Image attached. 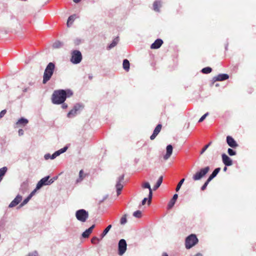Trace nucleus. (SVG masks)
I'll use <instances>...</instances> for the list:
<instances>
[{
  "mask_svg": "<svg viewBox=\"0 0 256 256\" xmlns=\"http://www.w3.org/2000/svg\"><path fill=\"white\" fill-rule=\"evenodd\" d=\"M55 68V65L53 62H50L46 66L43 76V84H46L52 76Z\"/></svg>",
  "mask_w": 256,
  "mask_h": 256,
  "instance_id": "2",
  "label": "nucleus"
},
{
  "mask_svg": "<svg viewBox=\"0 0 256 256\" xmlns=\"http://www.w3.org/2000/svg\"><path fill=\"white\" fill-rule=\"evenodd\" d=\"M226 142L228 146L232 148H236L238 146L234 139L230 136H226Z\"/></svg>",
  "mask_w": 256,
  "mask_h": 256,
  "instance_id": "13",
  "label": "nucleus"
},
{
  "mask_svg": "<svg viewBox=\"0 0 256 256\" xmlns=\"http://www.w3.org/2000/svg\"><path fill=\"white\" fill-rule=\"evenodd\" d=\"M222 161L226 166H229L232 164V160L226 154H222Z\"/></svg>",
  "mask_w": 256,
  "mask_h": 256,
  "instance_id": "15",
  "label": "nucleus"
},
{
  "mask_svg": "<svg viewBox=\"0 0 256 256\" xmlns=\"http://www.w3.org/2000/svg\"><path fill=\"white\" fill-rule=\"evenodd\" d=\"M218 86H219V84H216V86L218 87Z\"/></svg>",
  "mask_w": 256,
  "mask_h": 256,
  "instance_id": "59",
  "label": "nucleus"
},
{
  "mask_svg": "<svg viewBox=\"0 0 256 256\" xmlns=\"http://www.w3.org/2000/svg\"><path fill=\"white\" fill-rule=\"evenodd\" d=\"M50 178V176H47L42 178L40 180L38 181L36 186V190H40L43 186H50L52 184V182H50L49 178Z\"/></svg>",
  "mask_w": 256,
  "mask_h": 256,
  "instance_id": "8",
  "label": "nucleus"
},
{
  "mask_svg": "<svg viewBox=\"0 0 256 256\" xmlns=\"http://www.w3.org/2000/svg\"><path fill=\"white\" fill-rule=\"evenodd\" d=\"M142 188H148L149 190L148 193V205H150L151 203V201L152 197V189L150 187V183L148 182H146L142 184Z\"/></svg>",
  "mask_w": 256,
  "mask_h": 256,
  "instance_id": "11",
  "label": "nucleus"
},
{
  "mask_svg": "<svg viewBox=\"0 0 256 256\" xmlns=\"http://www.w3.org/2000/svg\"><path fill=\"white\" fill-rule=\"evenodd\" d=\"M31 199L30 196H28L18 206L17 208L19 209L22 207H23L24 206H25Z\"/></svg>",
  "mask_w": 256,
  "mask_h": 256,
  "instance_id": "29",
  "label": "nucleus"
},
{
  "mask_svg": "<svg viewBox=\"0 0 256 256\" xmlns=\"http://www.w3.org/2000/svg\"><path fill=\"white\" fill-rule=\"evenodd\" d=\"M220 170V168H217L214 170L212 172L210 176L212 178H214L216 175L218 174V172Z\"/></svg>",
  "mask_w": 256,
  "mask_h": 256,
  "instance_id": "32",
  "label": "nucleus"
},
{
  "mask_svg": "<svg viewBox=\"0 0 256 256\" xmlns=\"http://www.w3.org/2000/svg\"><path fill=\"white\" fill-rule=\"evenodd\" d=\"M96 241H99V239L96 236L92 238L91 240V242L92 244H96Z\"/></svg>",
  "mask_w": 256,
  "mask_h": 256,
  "instance_id": "44",
  "label": "nucleus"
},
{
  "mask_svg": "<svg viewBox=\"0 0 256 256\" xmlns=\"http://www.w3.org/2000/svg\"><path fill=\"white\" fill-rule=\"evenodd\" d=\"M74 2L76 3H78L81 0H73Z\"/></svg>",
  "mask_w": 256,
  "mask_h": 256,
  "instance_id": "57",
  "label": "nucleus"
},
{
  "mask_svg": "<svg viewBox=\"0 0 256 256\" xmlns=\"http://www.w3.org/2000/svg\"><path fill=\"white\" fill-rule=\"evenodd\" d=\"M201 71L203 74H208L212 71V68L210 67H206L203 68Z\"/></svg>",
  "mask_w": 256,
  "mask_h": 256,
  "instance_id": "34",
  "label": "nucleus"
},
{
  "mask_svg": "<svg viewBox=\"0 0 256 256\" xmlns=\"http://www.w3.org/2000/svg\"><path fill=\"white\" fill-rule=\"evenodd\" d=\"M162 6V2L160 0H156L153 4V10L156 12H160Z\"/></svg>",
  "mask_w": 256,
  "mask_h": 256,
  "instance_id": "19",
  "label": "nucleus"
},
{
  "mask_svg": "<svg viewBox=\"0 0 256 256\" xmlns=\"http://www.w3.org/2000/svg\"><path fill=\"white\" fill-rule=\"evenodd\" d=\"M6 110H4L0 112V118H2L6 114Z\"/></svg>",
  "mask_w": 256,
  "mask_h": 256,
  "instance_id": "42",
  "label": "nucleus"
},
{
  "mask_svg": "<svg viewBox=\"0 0 256 256\" xmlns=\"http://www.w3.org/2000/svg\"><path fill=\"white\" fill-rule=\"evenodd\" d=\"M127 214H124L120 219V224L121 225H124L127 222Z\"/></svg>",
  "mask_w": 256,
  "mask_h": 256,
  "instance_id": "31",
  "label": "nucleus"
},
{
  "mask_svg": "<svg viewBox=\"0 0 256 256\" xmlns=\"http://www.w3.org/2000/svg\"><path fill=\"white\" fill-rule=\"evenodd\" d=\"M82 108V104L78 103L76 104L74 106L73 108L68 112L67 114L68 117L71 118L75 116L78 113L80 112Z\"/></svg>",
  "mask_w": 256,
  "mask_h": 256,
  "instance_id": "7",
  "label": "nucleus"
},
{
  "mask_svg": "<svg viewBox=\"0 0 256 256\" xmlns=\"http://www.w3.org/2000/svg\"><path fill=\"white\" fill-rule=\"evenodd\" d=\"M158 134L153 132L152 134L150 136V139L151 140H154L156 138V137L157 136Z\"/></svg>",
  "mask_w": 256,
  "mask_h": 256,
  "instance_id": "45",
  "label": "nucleus"
},
{
  "mask_svg": "<svg viewBox=\"0 0 256 256\" xmlns=\"http://www.w3.org/2000/svg\"><path fill=\"white\" fill-rule=\"evenodd\" d=\"M133 216L136 218H140L142 216V212L140 210L135 211L133 213Z\"/></svg>",
  "mask_w": 256,
  "mask_h": 256,
  "instance_id": "36",
  "label": "nucleus"
},
{
  "mask_svg": "<svg viewBox=\"0 0 256 256\" xmlns=\"http://www.w3.org/2000/svg\"><path fill=\"white\" fill-rule=\"evenodd\" d=\"M75 18H76L75 14L72 15L68 17V19L67 23H66L67 26L68 27H70L72 24V22H74V21L75 19Z\"/></svg>",
  "mask_w": 256,
  "mask_h": 256,
  "instance_id": "28",
  "label": "nucleus"
},
{
  "mask_svg": "<svg viewBox=\"0 0 256 256\" xmlns=\"http://www.w3.org/2000/svg\"><path fill=\"white\" fill-rule=\"evenodd\" d=\"M111 228L112 225L110 224L104 230L102 233L101 234L102 238H103L108 233Z\"/></svg>",
  "mask_w": 256,
  "mask_h": 256,
  "instance_id": "33",
  "label": "nucleus"
},
{
  "mask_svg": "<svg viewBox=\"0 0 256 256\" xmlns=\"http://www.w3.org/2000/svg\"><path fill=\"white\" fill-rule=\"evenodd\" d=\"M18 135L20 136H22L24 134V132L22 129H19L18 131Z\"/></svg>",
  "mask_w": 256,
  "mask_h": 256,
  "instance_id": "50",
  "label": "nucleus"
},
{
  "mask_svg": "<svg viewBox=\"0 0 256 256\" xmlns=\"http://www.w3.org/2000/svg\"><path fill=\"white\" fill-rule=\"evenodd\" d=\"M178 198V194H176L173 196L172 198L170 200L168 204V208L169 209L172 208L174 206Z\"/></svg>",
  "mask_w": 256,
  "mask_h": 256,
  "instance_id": "22",
  "label": "nucleus"
},
{
  "mask_svg": "<svg viewBox=\"0 0 256 256\" xmlns=\"http://www.w3.org/2000/svg\"><path fill=\"white\" fill-rule=\"evenodd\" d=\"M81 42V40L80 39H76L74 41V44L76 45L79 44Z\"/></svg>",
  "mask_w": 256,
  "mask_h": 256,
  "instance_id": "53",
  "label": "nucleus"
},
{
  "mask_svg": "<svg viewBox=\"0 0 256 256\" xmlns=\"http://www.w3.org/2000/svg\"><path fill=\"white\" fill-rule=\"evenodd\" d=\"M52 154H46L44 156V158L46 160H48L50 158L51 160L54 159L55 158H52Z\"/></svg>",
  "mask_w": 256,
  "mask_h": 256,
  "instance_id": "39",
  "label": "nucleus"
},
{
  "mask_svg": "<svg viewBox=\"0 0 256 256\" xmlns=\"http://www.w3.org/2000/svg\"><path fill=\"white\" fill-rule=\"evenodd\" d=\"M184 178H182V179L180 182H179L178 183L176 187V192H178L179 190H180L182 184H183L184 182Z\"/></svg>",
  "mask_w": 256,
  "mask_h": 256,
  "instance_id": "35",
  "label": "nucleus"
},
{
  "mask_svg": "<svg viewBox=\"0 0 256 256\" xmlns=\"http://www.w3.org/2000/svg\"><path fill=\"white\" fill-rule=\"evenodd\" d=\"M163 44V40L160 38L156 39L150 46L152 49H158L160 48Z\"/></svg>",
  "mask_w": 256,
  "mask_h": 256,
  "instance_id": "17",
  "label": "nucleus"
},
{
  "mask_svg": "<svg viewBox=\"0 0 256 256\" xmlns=\"http://www.w3.org/2000/svg\"><path fill=\"white\" fill-rule=\"evenodd\" d=\"M162 256H169L167 252H163L162 254Z\"/></svg>",
  "mask_w": 256,
  "mask_h": 256,
  "instance_id": "56",
  "label": "nucleus"
},
{
  "mask_svg": "<svg viewBox=\"0 0 256 256\" xmlns=\"http://www.w3.org/2000/svg\"><path fill=\"white\" fill-rule=\"evenodd\" d=\"M226 170H227V168H226V166L225 167H224V169H223V170H224V172H226Z\"/></svg>",
  "mask_w": 256,
  "mask_h": 256,
  "instance_id": "58",
  "label": "nucleus"
},
{
  "mask_svg": "<svg viewBox=\"0 0 256 256\" xmlns=\"http://www.w3.org/2000/svg\"><path fill=\"white\" fill-rule=\"evenodd\" d=\"M228 153L230 156H234L236 154V152L230 148H228Z\"/></svg>",
  "mask_w": 256,
  "mask_h": 256,
  "instance_id": "38",
  "label": "nucleus"
},
{
  "mask_svg": "<svg viewBox=\"0 0 256 256\" xmlns=\"http://www.w3.org/2000/svg\"><path fill=\"white\" fill-rule=\"evenodd\" d=\"M86 174H84V170H81L79 172L78 178L76 180V183L80 182L86 177Z\"/></svg>",
  "mask_w": 256,
  "mask_h": 256,
  "instance_id": "23",
  "label": "nucleus"
},
{
  "mask_svg": "<svg viewBox=\"0 0 256 256\" xmlns=\"http://www.w3.org/2000/svg\"><path fill=\"white\" fill-rule=\"evenodd\" d=\"M127 244L126 240L124 239H121L119 240L118 244V254L120 256L123 255L126 250Z\"/></svg>",
  "mask_w": 256,
  "mask_h": 256,
  "instance_id": "9",
  "label": "nucleus"
},
{
  "mask_svg": "<svg viewBox=\"0 0 256 256\" xmlns=\"http://www.w3.org/2000/svg\"><path fill=\"white\" fill-rule=\"evenodd\" d=\"M227 48H228V44L226 45V46L225 47L226 50H227Z\"/></svg>",
  "mask_w": 256,
  "mask_h": 256,
  "instance_id": "60",
  "label": "nucleus"
},
{
  "mask_svg": "<svg viewBox=\"0 0 256 256\" xmlns=\"http://www.w3.org/2000/svg\"><path fill=\"white\" fill-rule=\"evenodd\" d=\"M208 115V112L204 114L198 120V122H202L206 118V117Z\"/></svg>",
  "mask_w": 256,
  "mask_h": 256,
  "instance_id": "41",
  "label": "nucleus"
},
{
  "mask_svg": "<svg viewBox=\"0 0 256 256\" xmlns=\"http://www.w3.org/2000/svg\"><path fill=\"white\" fill-rule=\"evenodd\" d=\"M73 92L70 89L54 90L52 96V102L56 104H62L66 98H70Z\"/></svg>",
  "mask_w": 256,
  "mask_h": 256,
  "instance_id": "1",
  "label": "nucleus"
},
{
  "mask_svg": "<svg viewBox=\"0 0 256 256\" xmlns=\"http://www.w3.org/2000/svg\"><path fill=\"white\" fill-rule=\"evenodd\" d=\"M22 196L20 194H18L16 197L9 204L8 207L12 208L18 205L22 200Z\"/></svg>",
  "mask_w": 256,
  "mask_h": 256,
  "instance_id": "12",
  "label": "nucleus"
},
{
  "mask_svg": "<svg viewBox=\"0 0 256 256\" xmlns=\"http://www.w3.org/2000/svg\"><path fill=\"white\" fill-rule=\"evenodd\" d=\"M198 242V240L194 234H191L188 236L185 240V246L186 249H190Z\"/></svg>",
  "mask_w": 256,
  "mask_h": 256,
  "instance_id": "3",
  "label": "nucleus"
},
{
  "mask_svg": "<svg viewBox=\"0 0 256 256\" xmlns=\"http://www.w3.org/2000/svg\"><path fill=\"white\" fill-rule=\"evenodd\" d=\"M148 200V198H144L142 201V204L144 205L146 203V202Z\"/></svg>",
  "mask_w": 256,
  "mask_h": 256,
  "instance_id": "48",
  "label": "nucleus"
},
{
  "mask_svg": "<svg viewBox=\"0 0 256 256\" xmlns=\"http://www.w3.org/2000/svg\"><path fill=\"white\" fill-rule=\"evenodd\" d=\"M162 124H158L156 126L153 132L157 134H158V133L160 132L161 129H162Z\"/></svg>",
  "mask_w": 256,
  "mask_h": 256,
  "instance_id": "37",
  "label": "nucleus"
},
{
  "mask_svg": "<svg viewBox=\"0 0 256 256\" xmlns=\"http://www.w3.org/2000/svg\"><path fill=\"white\" fill-rule=\"evenodd\" d=\"M213 178L210 176L206 182L209 184V182L212 180Z\"/></svg>",
  "mask_w": 256,
  "mask_h": 256,
  "instance_id": "55",
  "label": "nucleus"
},
{
  "mask_svg": "<svg viewBox=\"0 0 256 256\" xmlns=\"http://www.w3.org/2000/svg\"><path fill=\"white\" fill-rule=\"evenodd\" d=\"M210 169V168L208 166L200 169L199 171L197 172L194 174L193 175V180L194 181H197L201 180L209 172Z\"/></svg>",
  "mask_w": 256,
  "mask_h": 256,
  "instance_id": "5",
  "label": "nucleus"
},
{
  "mask_svg": "<svg viewBox=\"0 0 256 256\" xmlns=\"http://www.w3.org/2000/svg\"><path fill=\"white\" fill-rule=\"evenodd\" d=\"M76 217L78 221L84 222L88 218V212L84 209L78 210L76 212Z\"/></svg>",
  "mask_w": 256,
  "mask_h": 256,
  "instance_id": "4",
  "label": "nucleus"
},
{
  "mask_svg": "<svg viewBox=\"0 0 256 256\" xmlns=\"http://www.w3.org/2000/svg\"><path fill=\"white\" fill-rule=\"evenodd\" d=\"M130 64L127 59H124L122 62L123 68L126 71L128 72L130 70Z\"/></svg>",
  "mask_w": 256,
  "mask_h": 256,
  "instance_id": "24",
  "label": "nucleus"
},
{
  "mask_svg": "<svg viewBox=\"0 0 256 256\" xmlns=\"http://www.w3.org/2000/svg\"><path fill=\"white\" fill-rule=\"evenodd\" d=\"M36 190H36V188L32 192H31V193L28 196H30V198H32V196L34 195V194L36 192Z\"/></svg>",
  "mask_w": 256,
  "mask_h": 256,
  "instance_id": "51",
  "label": "nucleus"
},
{
  "mask_svg": "<svg viewBox=\"0 0 256 256\" xmlns=\"http://www.w3.org/2000/svg\"><path fill=\"white\" fill-rule=\"evenodd\" d=\"M27 90L26 88L24 89V92H26Z\"/></svg>",
  "mask_w": 256,
  "mask_h": 256,
  "instance_id": "61",
  "label": "nucleus"
},
{
  "mask_svg": "<svg viewBox=\"0 0 256 256\" xmlns=\"http://www.w3.org/2000/svg\"><path fill=\"white\" fill-rule=\"evenodd\" d=\"M62 108H63V109H66V108H68V104L64 102H63L62 104Z\"/></svg>",
  "mask_w": 256,
  "mask_h": 256,
  "instance_id": "52",
  "label": "nucleus"
},
{
  "mask_svg": "<svg viewBox=\"0 0 256 256\" xmlns=\"http://www.w3.org/2000/svg\"><path fill=\"white\" fill-rule=\"evenodd\" d=\"M124 180V175H122L118 178L116 187L118 195L120 194V192L123 188V184Z\"/></svg>",
  "mask_w": 256,
  "mask_h": 256,
  "instance_id": "10",
  "label": "nucleus"
},
{
  "mask_svg": "<svg viewBox=\"0 0 256 256\" xmlns=\"http://www.w3.org/2000/svg\"><path fill=\"white\" fill-rule=\"evenodd\" d=\"M7 170L8 168L6 166L0 168V182L2 180L3 176L5 175Z\"/></svg>",
  "mask_w": 256,
  "mask_h": 256,
  "instance_id": "30",
  "label": "nucleus"
},
{
  "mask_svg": "<svg viewBox=\"0 0 256 256\" xmlns=\"http://www.w3.org/2000/svg\"><path fill=\"white\" fill-rule=\"evenodd\" d=\"M162 180H163V176H160L158 178V179L156 184L153 187L152 190H156L160 186V185L162 184Z\"/></svg>",
  "mask_w": 256,
  "mask_h": 256,
  "instance_id": "26",
  "label": "nucleus"
},
{
  "mask_svg": "<svg viewBox=\"0 0 256 256\" xmlns=\"http://www.w3.org/2000/svg\"><path fill=\"white\" fill-rule=\"evenodd\" d=\"M108 198V194L105 195L103 198L100 201V202H103L104 200H106Z\"/></svg>",
  "mask_w": 256,
  "mask_h": 256,
  "instance_id": "54",
  "label": "nucleus"
},
{
  "mask_svg": "<svg viewBox=\"0 0 256 256\" xmlns=\"http://www.w3.org/2000/svg\"><path fill=\"white\" fill-rule=\"evenodd\" d=\"M27 256H38V252H34L30 253Z\"/></svg>",
  "mask_w": 256,
  "mask_h": 256,
  "instance_id": "47",
  "label": "nucleus"
},
{
  "mask_svg": "<svg viewBox=\"0 0 256 256\" xmlns=\"http://www.w3.org/2000/svg\"><path fill=\"white\" fill-rule=\"evenodd\" d=\"M119 39L118 37L112 40V42L108 46L107 48L110 50L116 46L118 42Z\"/></svg>",
  "mask_w": 256,
  "mask_h": 256,
  "instance_id": "25",
  "label": "nucleus"
},
{
  "mask_svg": "<svg viewBox=\"0 0 256 256\" xmlns=\"http://www.w3.org/2000/svg\"><path fill=\"white\" fill-rule=\"evenodd\" d=\"M68 148L66 146H64L62 148H60V150L55 152L53 154L52 158H56L57 156H59L62 154L64 153L66 151Z\"/></svg>",
  "mask_w": 256,
  "mask_h": 256,
  "instance_id": "20",
  "label": "nucleus"
},
{
  "mask_svg": "<svg viewBox=\"0 0 256 256\" xmlns=\"http://www.w3.org/2000/svg\"><path fill=\"white\" fill-rule=\"evenodd\" d=\"M211 144V142L208 143V144H206L202 149V151L200 152V154H202L206 150L207 148L210 146Z\"/></svg>",
  "mask_w": 256,
  "mask_h": 256,
  "instance_id": "40",
  "label": "nucleus"
},
{
  "mask_svg": "<svg viewBox=\"0 0 256 256\" xmlns=\"http://www.w3.org/2000/svg\"><path fill=\"white\" fill-rule=\"evenodd\" d=\"M64 46V42L59 40L56 41L52 44L54 48H60Z\"/></svg>",
  "mask_w": 256,
  "mask_h": 256,
  "instance_id": "27",
  "label": "nucleus"
},
{
  "mask_svg": "<svg viewBox=\"0 0 256 256\" xmlns=\"http://www.w3.org/2000/svg\"><path fill=\"white\" fill-rule=\"evenodd\" d=\"M57 178H58V176H54L50 179L49 178V180H50V182H52V184L56 180H57Z\"/></svg>",
  "mask_w": 256,
  "mask_h": 256,
  "instance_id": "49",
  "label": "nucleus"
},
{
  "mask_svg": "<svg viewBox=\"0 0 256 256\" xmlns=\"http://www.w3.org/2000/svg\"><path fill=\"white\" fill-rule=\"evenodd\" d=\"M173 150V147L172 145L168 144L166 146V154L164 156V158L165 160H168L170 156H171Z\"/></svg>",
  "mask_w": 256,
  "mask_h": 256,
  "instance_id": "16",
  "label": "nucleus"
},
{
  "mask_svg": "<svg viewBox=\"0 0 256 256\" xmlns=\"http://www.w3.org/2000/svg\"><path fill=\"white\" fill-rule=\"evenodd\" d=\"M158 134L153 132L152 134L150 136V139L151 140H154L156 138V137L157 136Z\"/></svg>",
  "mask_w": 256,
  "mask_h": 256,
  "instance_id": "46",
  "label": "nucleus"
},
{
  "mask_svg": "<svg viewBox=\"0 0 256 256\" xmlns=\"http://www.w3.org/2000/svg\"><path fill=\"white\" fill-rule=\"evenodd\" d=\"M28 122V119L24 118H20L16 122V125L18 126H25Z\"/></svg>",
  "mask_w": 256,
  "mask_h": 256,
  "instance_id": "21",
  "label": "nucleus"
},
{
  "mask_svg": "<svg viewBox=\"0 0 256 256\" xmlns=\"http://www.w3.org/2000/svg\"><path fill=\"white\" fill-rule=\"evenodd\" d=\"M208 183L206 181V182L204 183V184L202 185V186L201 187V190H204L206 189L208 185Z\"/></svg>",
  "mask_w": 256,
  "mask_h": 256,
  "instance_id": "43",
  "label": "nucleus"
},
{
  "mask_svg": "<svg viewBox=\"0 0 256 256\" xmlns=\"http://www.w3.org/2000/svg\"><path fill=\"white\" fill-rule=\"evenodd\" d=\"M82 60V54L80 51L74 50L72 52L70 62L74 64H78Z\"/></svg>",
  "mask_w": 256,
  "mask_h": 256,
  "instance_id": "6",
  "label": "nucleus"
},
{
  "mask_svg": "<svg viewBox=\"0 0 256 256\" xmlns=\"http://www.w3.org/2000/svg\"><path fill=\"white\" fill-rule=\"evenodd\" d=\"M95 227V225H92L90 228L86 230L82 234V236L83 238H88L89 237L90 234L92 232V231L94 228Z\"/></svg>",
  "mask_w": 256,
  "mask_h": 256,
  "instance_id": "18",
  "label": "nucleus"
},
{
  "mask_svg": "<svg viewBox=\"0 0 256 256\" xmlns=\"http://www.w3.org/2000/svg\"><path fill=\"white\" fill-rule=\"evenodd\" d=\"M229 76L226 74H220L215 76L212 78L213 82L216 81H224L228 79Z\"/></svg>",
  "mask_w": 256,
  "mask_h": 256,
  "instance_id": "14",
  "label": "nucleus"
}]
</instances>
